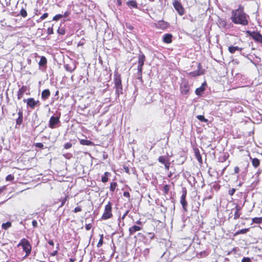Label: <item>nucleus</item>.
Returning a JSON list of instances; mask_svg holds the SVG:
<instances>
[{
    "label": "nucleus",
    "mask_w": 262,
    "mask_h": 262,
    "mask_svg": "<svg viewBox=\"0 0 262 262\" xmlns=\"http://www.w3.org/2000/svg\"><path fill=\"white\" fill-rule=\"evenodd\" d=\"M115 87L116 89V95L118 97L120 94L123 93L122 85L120 75L118 73L115 74V78L114 79Z\"/></svg>",
    "instance_id": "obj_1"
},
{
    "label": "nucleus",
    "mask_w": 262,
    "mask_h": 262,
    "mask_svg": "<svg viewBox=\"0 0 262 262\" xmlns=\"http://www.w3.org/2000/svg\"><path fill=\"white\" fill-rule=\"evenodd\" d=\"M23 247V250L26 252V255L24 258L29 256L31 251V246L29 241L25 238L22 239L18 244V246Z\"/></svg>",
    "instance_id": "obj_2"
},
{
    "label": "nucleus",
    "mask_w": 262,
    "mask_h": 262,
    "mask_svg": "<svg viewBox=\"0 0 262 262\" xmlns=\"http://www.w3.org/2000/svg\"><path fill=\"white\" fill-rule=\"evenodd\" d=\"M112 204L109 202L105 206L104 212L101 217L102 220H106L112 217Z\"/></svg>",
    "instance_id": "obj_3"
},
{
    "label": "nucleus",
    "mask_w": 262,
    "mask_h": 262,
    "mask_svg": "<svg viewBox=\"0 0 262 262\" xmlns=\"http://www.w3.org/2000/svg\"><path fill=\"white\" fill-rule=\"evenodd\" d=\"M187 190L185 187L182 188V194L180 199V203L182 206L183 209L185 212H187L188 204L186 200Z\"/></svg>",
    "instance_id": "obj_4"
},
{
    "label": "nucleus",
    "mask_w": 262,
    "mask_h": 262,
    "mask_svg": "<svg viewBox=\"0 0 262 262\" xmlns=\"http://www.w3.org/2000/svg\"><path fill=\"white\" fill-rule=\"evenodd\" d=\"M172 5L176 11L180 15H182L184 14V8L179 0H173Z\"/></svg>",
    "instance_id": "obj_5"
},
{
    "label": "nucleus",
    "mask_w": 262,
    "mask_h": 262,
    "mask_svg": "<svg viewBox=\"0 0 262 262\" xmlns=\"http://www.w3.org/2000/svg\"><path fill=\"white\" fill-rule=\"evenodd\" d=\"M246 34L252 37L255 41L262 43V35L260 33L247 30L246 31Z\"/></svg>",
    "instance_id": "obj_6"
},
{
    "label": "nucleus",
    "mask_w": 262,
    "mask_h": 262,
    "mask_svg": "<svg viewBox=\"0 0 262 262\" xmlns=\"http://www.w3.org/2000/svg\"><path fill=\"white\" fill-rule=\"evenodd\" d=\"M145 60V55L142 52H140V53L138 55L137 74H139L140 75H141V73H142V68L144 65Z\"/></svg>",
    "instance_id": "obj_7"
},
{
    "label": "nucleus",
    "mask_w": 262,
    "mask_h": 262,
    "mask_svg": "<svg viewBox=\"0 0 262 262\" xmlns=\"http://www.w3.org/2000/svg\"><path fill=\"white\" fill-rule=\"evenodd\" d=\"M60 116L57 115L56 116H52L49 120V126L51 128H55L56 125L59 123Z\"/></svg>",
    "instance_id": "obj_8"
},
{
    "label": "nucleus",
    "mask_w": 262,
    "mask_h": 262,
    "mask_svg": "<svg viewBox=\"0 0 262 262\" xmlns=\"http://www.w3.org/2000/svg\"><path fill=\"white\" fill-rule=\"evenodd\" d=\"M245 15L244 7L242 5H239L237 9L232 11V16H245Z\"/></svg>",
    "instance_id": "obj_9"
},
{
    "label": "nucleus",
    "mask_w": 262,
    "mask_h": 262,
    "mask_svg": "<svg viewBox=\"0 0 262 262\" xmlns=\"http://www.w3.org/2000/svg\"><path fill=\"white\" fill-rule=\"evenodd\" d=\"M246 17H231L232 21L234 24L247 25L248 23Z\"/></svg>",
    "instance_id": "obj_10"
},
{
    "label": "nucleus",
    "mask_w": 262,
    "mask_h": 262,
    "mask_svg": "<svg viewBox=\"0 0 262 262\" xmlns=\"http://www.w3.org/2000/svg\"><path fill=\"white\" fill-rule=\"evenodd\" d=\"M180 90L181 94L183 95H186L189 91V86L188 82L186 81H184L180 85Z\"/></svg>",
    "instance_id": "obj_11"
},
{
    "label": "nucleus",
    "mask_w": 262,
    "mask_h": 262,
    "mask_svg": "<svg viewBox=\"0 0 262 262\" xmlns=\"http://www.w3.org/2000/svg\"><path fill=\"white\" fill-rule=\"evenodd\" d=\"M24 102H27V104L28 106H29L31 108L33 109L35 108V106L39 103V101H35L34 98H30L28 99H24Z\"/></svg>",
    "instance_id": "obj_12"
},
{
    "label": "nucleus",
    "mask_w": 262,
    "mask_h": 262,
    "mask_svg": "<svg viewBox=\"0 0 262 262\" xmlns=\"http://www.w3.org/2000/svg\"><path fill=\"white\" fill-rule=\"evenodd\" d=\"M155 25L157 28L162 30L166 29L169 27V23L163 20L158 21Z\"/></svg>",
    "instance_id": "obj_13"
},
{
    "label": "nucleus",
    "mask_w": 262,
    "mask_h": 262,
    "mask_svg": "<svg viewBox=\"0 0 262 262\" xmlns=\"http://www.w3.org/2000/svg\"><path fill=\"white\" fill-rule=\"evenodd\" d=\"M207 86V83L205 81L204 82L201 86L198 88H197L196 90H195V94L198 96H201L202 93L204 92V91H205V88L206 86Z\"/></svg>",
    "instance_id": "obj_14"
},
{
    "label": "nucleus",
    "mask_w": 262,
    "mask_h": 262,
    "mask_svg": "<svg viewBox=\"0 0 262 262\" xmlns=\"http://www.w3.org/2000/svg\"><path fill=\"white\" fill-rule=\"evenodd\" d=\"M27 86L23 85L20 88L17 92V98L18 99H20L21 97L23 96V95L26 93L27 91Z\"/></svg>",
    "instance_id": "obj_15"
},
{
    "label": "nucleus",
    "mask_w": 262,
    "mask_h": 262,
    "mask_svg": "<svg viewBox=\"0 0 262 262\" xmlns=\"http://www.w3.org/2000/svg\"><path fill=\"white\" fill-rule=\"evenodd\" d=\"M18 118L16 119V125H20L23 120V112L21 109H20L18 112Z\"/></svg>",
    "instance_id": "obj_16"
},
{
    "label": "nucleus",
    "mask_w": 262,
    "mask_h": 262,
    "mask_svg": "<svg viewBox=\"0 0 262 262\" xmlns=\"http://www.w3.org/2000/svg\"><path fill=\"white\" fill-rule=\"evenodd\" d=\"M142 227L137 225H134L129 228V235L134 234L136 232L141 230Z\"/></svg>",
    "instance_id": "obj_17"
},
{
    "label": "nucleus",
    "mask_w": 262,
    "mask_h": 262,
    "mask_svg": "<svg viewBox=\"0 0 262 262\" xmlns=\"http://www.w3.org/2000/svg\"><path fill=\"white\" fill-rule=\"evenodd\" d=\"M217 24L220 28L225 27L227 24L225 17H218Z\"/></svg>",
    "instance_id": "obj_18"
},
{
    "label": "nucleus",
    "mask_w": 262,
    "mask_h": 262,
    "mask_svg": "<svg viewBox=\"0 0 262 262\" xmlns=\"http://www.w3.org/2000/svg\"><path fill=\"white\" fill-rule=\"evenodd\" d=\"M172 37L171 34H165L163 37V40L165 43H169L172 42Z\"/></svg>",
    "instance_id": "obj_19"
},
{
    "label": "nucleus",
    "mask_w": 262,
    "mask_h": 262,
    "mask_svg": "<svg viewBox=\"0 0 262 262\" xmlns=\"http://www.w3.org/2000/svg\"><path fill=\"white\" fill-rule=\"evenodd\" d=\"M41 98L42 100H45L47 99L50 96V92L49 89L44 90L41 92Z\"/></svg>",
    "instance_id": "obj_20"
},
{
    "label": "nucleus",
    "mask_w": 262,
    "mask_h": 262,
    "mask_svg": "<svg viewBox=\"0 0 262 262\" xmlns=\"http://www.w3.org/2000/svg\"><path fill=\"white\" fill-rule=\"evenodd\" d=\"M194 151L196 159L200 164H202L203 160L199 149L194 148Z\"/></svg>",
    "instance_id": "obj_21"
},
{
    "label": "nucleus",
    "mask_w": 262,
    "mask_h": 262,
    "mask_svg": "<svg viewBox=\"0 0 262 262\" xmlns=\"http://www.w3.org/2000/svg\"><path fill=\"white\" fill-rule=\"evenodd\" d=\"M126 4L127 6L131 9L138 8L137 3L135 0L129 1L127 2Z\"/></svg>",
    "instance_id": "obj_22"
},
{
    "label": "nucleus",
    "mask_w": 262,
    "mask_h": 262,
    "mask_svg": "<svg viewBox=\"0 0 262 262\" xmlns=\"http://www.w3.org/2000/svg\"><path fill=\"white\" fill-rule=\"evenodd\" d=\"M242 50H243L242 48H239L237 46H231L229 47V48H228V51L231 54L234 53L236 51H239L241 52L242 51Z\"/></svg>",
    "instance_id": "obj_23"
},
{
    "label": "nucleus",
    "mask_w": 262,
    "mask_h": 262,
    "mask_svg": "<svg viewBox=\"0 0 262 262\" xmlns=\"http://www.w3.org/2000/svg\"><path fill=\"white\" fill-rule=\"evenodd\" d=\"M198 69L197 70L190 72L189 74L193 77H196L201 75V73L200 72V70L201 68V65L200 63L198 64Z\"/></svg>",
    "instance_id": "obj_24"
},
{
    "label": "nucleus",
    "mask_w": 262,
    "mask_h": 262,
    "mask_svg": "<svg viewBox=\"0 0 262 262\" xmlns=\"http://www.w3.org/2000/svg\"><path fill=\"white\" fill-rule=\"evenodd\" d=\"M80 143L81 145H87V146H92L94 145V143L90 140H86V139H81L80 140Z\"/></svg>",
    "instance_id": "obj_25"
},
{
    "label": "nucleus",
    "mask_w": 262,
    "mask_h": 262,
    "mask_svg": "<svg viewBox=\"0 0 262 262\" xmlns=\"http://www.w3.org/2000/svg\"><path fill=\"white\" fill-rule=\"evenodd\" d=\"M241 209V207L238 205H236L235 206V211L234 214V219L237 220L240 216V213H239V210Z\"/></svg>",
    "instance_id": "obj_26"
},
{
    "label": "nucleus",
    "mask_w": 262,
    "mask_h": 262,
    "mask_svg": "<svg viewBox=\"0 0 262 262\" xmlns=\"http://www.w3.org/2000/svg\"><path fill=\"white\" fill-rule=\"evenodd\" d=\"M249 228L242 229L236 232L233 235L235 236L241 234H246L249 231Z\"/></svg>",
    "instance_id": "obj_27"
},
{
    "label": "nucleus",
    "mask_w": 262,
    "mask_h": 262,
    "mask_svg": "<svg viewBox=\"0 0 262 262\" xmlns=\"http://www.w3.org/2000/svg\"><path fill=\"white\" fill-rule=\"evenodd\" d=\"M47 60L45 56H41L39 62V65L40 67L45 66L47 64Z\"/></svg>",
    "instance_id": "obj_28"
},
{
    "label": "nucleus",
    "mask_w": 262,
    "mask_h": 262,
    "mask_svg": "<svg viewBox=\"0 0 262 262\" xmlns=\"http://www.w3.org/2000/svg\"><path fill=\"white\" fill-rule=\"evenodd\" d=\"M252 165L256 168L259 165L260 161L257 158H253L252 159Z\"/></svg>",
    "instance_id": "obj_29"
},
{
    "label": "nucleus",
    "mask_w": 262,
    "mask_h": 262,
    "mask_svg": "<svg viewBox=\"0 0 262 262\" xmlns=\"http://www.w3.org/2000/svg\"><path fill=\"white\" fill-rule=\"evenodd\" d=\"M110 175L108 172H105L104 176L101 178V181L103 183H106L108 181V176Z\"/></svg>",
    "instance_id": "obj_30"
},
{
    "label": "nucleus",
    "mask_w": 262,
    "mask_h": 262,
    "mask_svg": "<svg viewBox=\"0 0 262 262\" xmlns=\"http://www.w3.org/2000/svg\"><path fill=\"white\" fill-rule=\"evenodd\" d=\"M170 189V186L168 185H165L163 186L162 190L165 195L167 194Z\"/></svg>",
    "instance_id": "obj_31"
},
{
    "label": "nucleus",
    "mask_w": 262,
    "mask_h": 262,
    "mask_svg": "<svg viewBox=\"0 0 262 262\" xmlns=\"http://www.w3.org/2000/svg\"><path fill=\"white\" fill-rule=\"evenodd\" d=\"M158 161L159 162L163 164L164 165L165 163H166L168 160H167L166 158H165L164 156H160L158 158Z\"/></svg>",
    "instance_id": "obj_32"
},
{
    "label": "nucleus",
    "mask_w": 262,
    "mask_h": 262,
    "mask_svg": "<svg viewBox=\"0 0 262 262\" xmlns=\"http://www.w3.org/2000/svg\"><path fill=\"white\" fill-rule=\"evenodd\" d=\"M11 226V223L10 222H7L6 223H3L2 224V228H3V229H4L5 230L7 229L8 228H9Z\"/></svg>",
    "instance_id": "obj_33"
},
{
    "label": "nucleus",
    "mask_w": 262,
    "mask_h": 262,
    "mask_svg": "<svg viewBox=\"0 0 262 262\" xmlns=\"http://www.w3.org/2000/svg\"><path fill=\"white\" fill-rule=\"evenodd\" d=\"M252 222L256 224H260L262 223V217H254L252 219Z\"/></svg>",
    "instance_id": "obj_34"
},
{
    "label": "nucleus",
    "mask_w": 262,
    "mask_h": 262,
    "mask_svg": "<svg viewBox=\"0 0 262 262\" xmlns=\"http://www.w3.org/2000/svg\"><path fill=\"white\" fill-rule=\"evenodd\" d=\"M196 118L201 122H208V120L206 119L203 115H198Z\"/></svg>",
    "instance_id": "obj_35"
},
{
    "label": "nucleus",
    "mask_w": 262,
    "mask_h": 262,
    "mask_svg": "<svg viewBox=\"0 0 262 262\" xmlns=\"http://www.w3.org/2000/svg\"><path fill=\"white\" fill-rule=\"evenodd\" d=\"M117 186V183L116 182H112L111 183L110 189L112 192H114Z\"/></svg>",
    "instance_id": "obj_36"
},
{
    "label": "nucleus",
    "mask_w": 262,
    "mask_h": 262,
    "mask_svg": "<svg viewBox=\"0 0 262 262\" xmlns=\"http://www.w3.org/2000/svg\"><path fill=\"white\" fill-rule=\"evenodd\" d=\"M18 15H20L21 16H26L27 15V12L25 9L21 8L20 10L19 13Z\"/></svg>",
    "instance_id": "obj_37"
},
{
    "label": "nucleus",
    "mask_w": 262,
    "mask_h": 262,
    "mask_svg": "<svg viewBox=\"0 0 262 262\" xmlns=\"http://www.w3.org/2000/svg\"><path fill=\"white\" fill-rule=\"evenodd\" d=\"M103 235L102 234L101 236H100V238L98 242V243L97 244V247L99 248L100 247L102 244H103Z\"/></svg>",
    "instance_id": "obj_38"
},
{
    "label": "nucleus",
    "mask_w": 262,
    "mask_h": 262,
    "mask_svg": "<svg viewBox=\"0 0 262 262\" xmlns=\"http://www.w3.org/2000/svg\"><path fill=\"white\" fill-rule=\"evenodd\" d=\"M14 179V177L12 174H9L8 175L6 178V180L7 181H13Z\"/></svg>",
    "instance_id": "obj_39"
},
{
    "label": "nucleus",
    "mask_w": 262,
    "mask_h": 262,
    "mask_svg": "<svg viewBox=\"0 0 262 262\" xmlns=\"http://www.w3.org/2000/svg\"><path fill=\"white\" fill-rule=\"evenodd\" d=\"M34 145L39 148H43V145L41 143H36L34 144Z\"/></svg>",
    "instance_id": "obj_40"
},
{
    "label": "nucleus",
    "mask_w": 262,
    "mask_h": 262,
    "mask_svg": "<svg viewBox=\"0 0 262 262\" xmlns=\"http://www.w3.org/2000/svg\"><path fill=\"white\" fill-rule=\"evenodd\" d=\"M241 262H251V259L248 257H244Z\"/></svg>",
    "instance_id": "obj_41"
},
{
    "label": "nucleus",
    "mask_w": 262,
    "mask_h": 262,
    "mask_svg": "<svg viewBox=\"0 0 262 262\" xmlns=\"http://www.w3.org/2000/svg\"><path fill=\"white\" fill-rule=\"evenodd\" d=\"M72 144L71 143L68 142L64 145V147L65 149H69L72 147Z\"/></svg>",
    "instance_id": "obj_42"
},
{
    "label": "nucleus",
    "mask_w": 262,
    "mask_h": 262,
    "mask_svg": "<svg viewBox=\"0 0 262 262\" xmlns=\"http://www.w3.org/2000/svg\"><path fill=\"white\" fill-rule=\"evenodd\" d=\"M235 188H232V189H230V190H229L228 191V194L232 196L234 194V193H235Z\"/></svg>",
    "instance_id": "obj_43"
},
{
    "label": "nucleus",
    "mask_w": 262,
    "mask_h": 262,
    "mask_svg": "<svg viewBox=\"0 0 262 262\" xmlns=\"http://www.w3.org/2000/svg\"><path fill=\"white\" fill-rule=\"evenodd\" d=\"M34 11H35V12H34L35 15H39L41 14V13L40 12V10H39L37 7H36L34 9Z\"/></svg>",
    "instance_id": "obj_44"
},
{
    "label": "nucleus",
    "mask_w": 262,
    "mask_h": 262,
    "mask_svg": "<svg viewBox=\"0 0 262 262\" xmlns=\"http://www.w3.org/2000/svg\"><path fill=\"white\" fill-rule=\"evenodd\" d=\"M57 31L59 34L61 35H63L65 33L64 29L63 28H58Z\"/></svg>",
    "instance_id": "obj_45"
},
{
    "label": "nucleus",
    "mask_w": 262,
    "mask_h": 262,
    "mask_svg": "<svg viewBox=\"0 0 262 262\" xmlns=\"http://www.w3.org/2000/svg\"><path fill=\"white\" fill-rule=\"evenodd\" d=\"M47 33L48 34H52L53 33V29L52 28H49L47 30Z\"/></svg>",
    "instance_id": "obj_46"
},
{
    "label": "nucleus",
    "mask_w": 262,
    "mask_h": 262,
    "mask_svg": "<svg viewBox=\"0 0 262 262\" xmlns=\"http://www.w3.org/2000/svg\"><path fill=\"white\" fill-rule=\"evenodd\" d=\"M239 168L238 166H235L234 169V173L236 174L239 173Z\"/></svg>",
    "instance_id": "obj_47"
},
{
    "label": "nucleus",
    "mask_w": 262,
    "mask_h": 262,
    "mask_svg": "<svg viewBox=\"0 0 262 262\" xmlns=\"http://www.w3.org/2000/svg\"><path fill=\"white\" fill-rule=\"evenodd\" d=\"M32 224L34 228H36L37 227V222L36 220H33Z\"/></svg>",
    "instance_id": "obj_48"
},
{
    "label": "nucleus",
    "mask_w": 262,
    "mask_h": 262,
    "mask_svg": "<svg viewBox=\"0 0 262 262\" xmlns=\"http://www.w3.org/2000/svg\"><path fill=\"white\" fill-rule=\"evenodd\" d=\"M164 165L165 169L166 170H169L170 166V163L169 162V161H167L166 163H165Z\"/></svg>",
    "instance_id": "obj_49"
},
{
    "label": "nucleus",
    "mask_w": 262,
    "mask_h": 262,
    "mask_svg": "<svg viewBox=\"0 0 262 262\" xmlns=\"http://www.w3.org/2000/svg\"><path fill=\"white\" fill-rule=\"evenodd\" d=\"M66 69L67 71H69L70 72H72L73 71V69H72L71 67L69 66V65L66 66Z\"/></svg>",
    "instance_id": "obj_50"
},
{
    "label": "nucleus",
    "mask_w": 262,
    "mask_h": 262,
    "mask_svg": "<svg viewBox=\"0 0 262 262\" xmlns=\"http://www.w3.org/2000/svg\"><path fill=\"white\" fill-rule=\"evenodd\" d=\"M123 196L126 197V198H129L130 197V194L127 191H124L123 192Z\"/></svg>",
    "instance_id": "obj_51"
},
{
    "label": "nucleus",
    "mask_w": 262,
    "mask_h": 262,
    "mask_svg": "<svg viewBox=\"0 0 262 262\" xmlns=\"http://www.w3.org/2000/svg\"><path fill=\"white\" fill-rule=\"evenodd\" d=\"M81 211V208L80 207H77L75 208L74 210V212H75V213Z\"/></svg>",
    "instance_id": "obj_52"
},
{
    "label": "nucleus",
    "mask_w": 262,
    "mask_h": 262,
    "mask_svg": "<svg viewBox=\"0 0 262 262\" xmlns=\"http://www.w3.org/2000/svg\"><path fill=\"white\" fill-rule=\"evenodd\" d=\"M85 227L86 230H89L92 228V225L91 224H86Z\"/></svg>",
    "instance_id": "obj_53"
},
{
    "label": "nucleus",
    "mask_w": 262,
    "mask_h": 262,
    "mask_svg": "<svg viewBox=\"0 0 262 262\" xmlns=\"http://www.w3.org/2000/svg\"><path fill=\"white\" fill-rule=\"evenodd\" d=\"M66 200H67L66 198H64V199H62V200L61 201V204L59 206V207H61L62 206H63L64 205L66 202Z\"/></svg>",
    "instance_id": "obj_54"
},
{
    "label": "nucleus",
    "mask_w": 262,
    "mask_h": 262,
    "mask_svg": "<svg viewBox=\"0 0 262 262\" xmlns=\"http://www.w3.org/2000/svg\"><path fill=\"white\" fill-rule=\"evenodd\" d=\"M57 254H58V251L57 250H55V251H53V252L51 253L50 255L51 256H55V255H57Z\"/></svg>",
    "instance_id": "obj_55"
},
{
    "label": "nucleus",
    "mask_w": 262,
    "mask_h": 262,
    "mask_svg": "<svg viewBox=\"0 0 262 262\" xmlns=\"http://www.w3.org/2000/svg\"><path fill=\"white\" fill-rule=\"evenodd\" d=\"M6 189V186H3L2 187H1L0 188V193H1L2 192H3L4 190H5Z\"/></svg>",
    "instance_id": "obj_56"
},
{
    "label": "nucleus",
    "mask_w": 262,
    "mask_h": 262,
    "mask_svg": "<svg viewBox=\"0 0 262 262\" xmlns=\"http://www.w3.org/2000/svg\"><path fill=\"white\" fill-rule=\"evenodd\" d=\"M117 6L120 7L122 5L121 0H117Z\"/></svg>",
    "instance_id": "obj_57"
},
{
    "label": "nucleus",
    "mask_w": 262,
    "mask_h": 262,
    "mask_svg": "<svg viewBox=\"0 0 262 262\" xmlns=\"http://www.w3.org/2000/svg\"><path fill=\"white\" fill-rule=\"evenodd\" d=\"M142 73H141V75H140L139 74H138V75L139 76L138 79H139L141 82L143 81L142 78Z\"/></svg>",
    "instance_id": "obj_58"
},
{
    "label": "nucleus",
    "mask_w": 262,
    "mask_h": 262,
    "mask_svg": "<svg viewBox=\"0 0 262 262\" xmlns=\"http://www.w3.org/2000/svg\"><path fill=\"white\" fill-rule=\"evenodd\" d=\"M48 243L51 246L54 245V242H53V240H49L48 242Z\"/></svg>",
    "instance_id": "obj_59"
},
{
    "label": "nucleus",
    "mask_w": 262,
    "mask_h": 262,
    "mask_svg": "<svg viewBox=\"0 0 262 262\" xmlns=\"http://www.w3.org/2000/svg\"><path fill=\"white\" fill-rule=\"evenodd\" d=\"M211 10L210 9H208V10L206 11V15H209V13H211Z\"/></svg>",
    "instance_id": "obj_60"
},
{
    "label": "nucleus",
    "mask_w": 262,
    "mask_h": 262,
    "mask_svg": "<svg viewBox=\"0 0 262 262\" xmlns=\"http://www.w3.org/2000/svg\"><path fill=\"white\" fill-rule=\"evenodd\" d=\"M128 212V211H126V212L122 216V219H124L125 217V216L127 215Z\"/></svg>",
    "instance_id": "obj_61"
},
{
    "label": "nucleus",
    "mask_w": 262,
    "mask_h": 262,
    "mask_svg": "<svg viewBox=\"0 0 262 262\" xmlns=\"http://www.w3.org/2000/svg\"><path fill=\"white\" fill-rule=\"evenodd\" d=\"M148 234L149 235H150V238L151 239H153V238H154V234H152V233H148Z\"/></svg>",
    "instance_id": "obj_62"
},
{
    "label": "nucleus",
    "mask_w": 262,
    "mask_h": 262,
    "mask_svg": "<svg viewBox=\"0 0 262 262\" xmlns=\"http://www.w3.org/2000/svg\"><path fill=\"white\" fill-rule=\"evenodd\" d=\"M136 224H138V225H142V223L140 220L137 221L136 222Z\"/></svg>",
    "instance_id": "obj_63"
},
{
    "label": "nucleus",
    "mask_w": 262,
    "mask_h": 262,
    "mask_svg": "<svg viewBox=\"0 0 262 262\" xmlns=\"http://www.w3.org/2000/svg\"><path fill=\"white\" fill-rule=\"evenodd\" d=\"M124 168L125 169V172L127 173L129 172V168L127 167H124Z\"/></svg>",
    "instance_id": "obj_64"
}]
</instances>
